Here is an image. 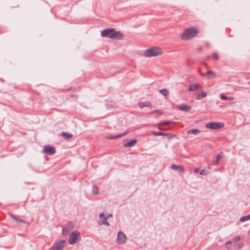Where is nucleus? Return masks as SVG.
Segmentation results:
<instances>
[{
    "mask_svg": "<svg viewBox=\"0 0 250 250\" xmlns=\"http://www.w3.org/2000/svg\"><path fill=\"white\" fill-rule=\"evenodd\" d=\"M11 217L14 219L17 222H22V223H25V221L22 220V219H19L18 218H17L15 215H11Z\"/></svg>",
    "mask_w": 250,
    "mask_h": 250,
    "instance_id": "25",
    "label": "nucleus"
},
{
    "mask_svg": "<svg viewBox=\"0 0 250 250\" xmlns=\"http://www.w3.org/2000/svg\"><path fill=\"white\" fill-rule=\"evenodd\" d=\"M250 219V213L248 215L242 217L240 218V221L241 222H244V221H247Z\"/></svg>",
    "mask_w": 250,
    "mask_h": 250,
    "instance_id": "24",
    "label": "nucleus"
},
{
    "mask_svg": "<svg viewBox=\"0 0 250 250\" xmlns=\"http://www.w3.org/2000/svg\"><path fill=\"white\" fill-rule=\"evenodd\" d=\"M107 218L104 217V220L102 221V222L101 223L100 222H98L99 225H102V224H104V225H105L107 226H109V223L107 221Z\"/></svg>",
    "mask_w": 250,
    "mask_h": 250,
    "instance_id": "23",
    "label": "nucleus"
},
{
    "mask_svg": "<svg viewBox=\"0 0 250 250\" xmlns=\"http://www.w3.org/2000/svg\"><path fill=\"white\" fill-rule=\"evenodd\" d=\"M159 92L161 94L165 96H167L168 94V91L167 89L164 88L159 90Z\"/></svg>",
    "mask_w": 250,
    "mask_h": 250,
    "instance_id": "22",
    "label": "nucleus"
},
{
    "mask_svg": "<svg viewBox=\"0 0 250 250\" xmlns=\"http://www.w3.org/2000/svg\"><path fill=\"white\" fill-rule=\"evenodd\" d=\"M200 174V175H206L207 172L205 170L202 169V170H201Z\"/></svg>",
    "mask_w": 250,
    "mask_h": 250,
    "instance_id": "34",
    "label": "nucleus"
},
{
    "mask_svg": "<svg viewBox=\"0 0 250 250\" xmlns=\"http://www.w3.org/2000/svg\"><path fill=\"white\" fill-rule=\"evenodd\" d=\"M80 233L79 231L72 232L69 238V243L71 245H73L77 243L78 238H80Z\"/></svg>",
    "mask_w": 250,
    "mask_h": 250,
    "instance_id": "3",
    "label": "nucleus"
},
{
    "mask_svg": "<svg viewBox=\"0 0 250 250\" xmlns=\"http://www.w3.org/2000/svg\"><path fill=\"white\" fill-rule=\"evenodd\" d=\"M206 127L207 128L216 129L220 128L224 126V125L223 123H216V122H211L208 123L205 125Z\"/></svg>",
    "mask_w": 250,
    "mask_h": 250,
    "instance_id": "4",
    "label": "nucleus"
},
{
    "mask_svg": "<svg viewBox=\"0 0 250 250\" xmlns=\"http://www.w3.org/2000/svg\"><path fill=\"white\" fill-rule=\"evenodd\" d=\"M126 133H124L123 134H119V135H116V136H109V137H108V138H109L110 139H118V138H119L120 137L124 136V135H125L126 134Z\"/></svg>",
    "mask_w": 250,
    "mask_h": 250,
    "instance_id": "21",
    "label": "nucleus"
},
{
    "mask_svg": "<svg viewBox=\"0 0 250 250\" xmlns=\"http://www.w3.org/2000/svg\"><path fill=\"white\" fill-rule=\"evenodd\" d=\"M207 94L206 92L203 91L202 92L199 93L196 96V99L197 100H201L202 97H205L207 96Z\"/></svg>",
    "mask_w": 250,
    "mask_h": 250,
    "instance_id": "19",
    "label": "nucleus"
},
{
    "mask_svg": "<svg viewBox=\"0 0 250 250\" xmlns=\"http://www.w3.org/2000/svg\"><path fill=\"white\" fill-rule=\"evenodd\" d=\"M171 123V122H169V121L163 122L162 123H161L159 124V125H158V128L160 130H166V129H167L168 128H164V127L165 126H167V125H169Z\"/></svg>",
    "mask_w": 250,
    "mask_h": 250,
    "instance_id": "13",
    "label": "nucleus"
},
{
    "mask_svg": "<svg viewBox=\"0 0 250 250\" xmlns=\"http://www.w3.org/2000/svg\"><path fill=\"white\" fill-rule=\"evenodd\" d=\"M178 109L180 110L187 112L190 110L191 107L187 104H183L179 106Z\"/></svg>",
    "mask_w": 250,
    "mask_h": 250,
    "instance_id": "11",
    "label": "nucleus"
},
{
    "mask_svg": "<svg viewBox=\"0 0 250 250\" xmlns=\"http://www.w3.org/2000/svg\"><path fill=\"white\" fill-rule=\"evenodd\" d=\"M171 168L174 170H179V171L181 172H183L184 170V168L182 166L176 165L175 164H172L171 166Z\"/></svg>",
    "mask_w": 250,
    "mask_h": 250,
    "instance_id": "16",
    "label": "nucleus"
},
{
    "mask_svg": "<svg viewBox=\"0 0 250 250\" xmlns=\"http://www.w3.org/2000/svg\"><path fill=\"white\" fill-rule=\"evenodd\" d=\"M114 107H118V105H117V106H115Z\"/></svg>",
    "mask_w": 250,
    "mask_h": 250,
    "instance_id": "42",
    "label": "nucleus"
},
{
    "mask_svg": "<svg viewBox=\"0 0 250 250\" xmlns=\"http://www.w3.org/2000/svg\"><path fill=\"white\" fill-rule=\"evenodd\" d=\"M72 229V227L69 224L67 225L65 227L62 229V234L63 236L67 235L70 230Z\"/></svg>",
    "mask_w": 250,
    "mask_h": 250,
    "instance_id": "10",
    "label": "nucleus"
},
{
    "mask_svg": "<svg viewBox=\"0 0 250 250\" xmlns=\"http://www.w3.org/2000/svg\"><path fill=\"white\" fill-rule=\"evenodd\" d=\"M200 132V130L198 129H193L191 130H189L187 131V133L188 134H194L196 135Z\"/></svg>",
    "mask_w": 250,
    "mask_h": 250,
    "instance_id": "18",
    "label": "nucleus"
},
{
    "mask_svg": "<svg viewBox=\"0 0 250 250\" xmlns=\"http://www.w3.org/2000/svg\"><path fill=\"white\" fill-rule=\"evenodd\" d=\"M42 152L50 155H53L56 152V149L54 146H44Z\"/></svg>",
    "mask_w": 250,
    "mask_h": 250,
    "instance_id": "6",
    "label": "nucleus"
},
{
    "mask_svg": "<svg viewBox=\"0 0 250 250\" xmlns=\"http://www.w3.org/2000/svg\"><path fill=\"white\" fill-rule=\"evenodd\" d=\"M62 136H63L64 138L69 139L72 137V135L71 133L68 132H63L62 134Z\"/></svg>",
    "mask_w": 250,
    "mask_h": 250,
    "instance_id": "20",
    "label": "nucleus"
},
{
    "mask_svg": "<svg viewBox=\"0 0 250 250\" xmlns=\"http://www.w3.org/2000/svg\"><path fill=\"white\" fill-rule=\"evenodd\" d=\"M249 84H250V81L248 83Z\"/></svg>",
    "mask_w": 250,
    "mask_h": 250,
    "instance_id": "43",
    "label": "nucleus"
},
{
    "mask_svg": "<svg viewBox=\"0 0 250 250\" xmlns=\"http://www.w3.org/2000/svg\"><path fill=\"white\" fill-rule=\"evenodd\" d=\"M198 30L195 28H188L182 33L181 38L184 40H188L195 37L198 33Z\"/></svg>",
    "mask_w": 250,
    "mask_h": 250,
    "instance_id": "1",
    "label": "nucleus"
},
{
    "mask_svg": "<svg viewBox=\"0 0 250 250\" xmlns=\"http://www.w3.org/2000/svg\"><path fill=\"white\" fill-rule=\"evenodd\" d=\"M92 192L94 195H97L98 193V189L96 186H94L93 187Z\"/></svg>",
    "mask_w": 250,
    "mask_h": 250,
    "instance_id": "27",
    "label": "nucleus"
},
{
    "mask_svg": "<svg viewBox=\"0 0 250 250\" xmlns=\"http://www.w3.org/2000/svg\"><path fill=\"white\" fill-rule=\"evenodd\" d=\"M205 45L206 46H207V47L209 48V43H206L205 44Z\"/></svg>",
    "mask_w": 250,
    "mask_h": 250,
    "instance_id": "39",
    "label": "nucleus"
},
{
    "mask_svg": "<svg viewBox=\"0 0 250 250\" xmlns=\"http://www.w3.org/2000/svg\"><path fill=\"white\" fill-rule=\"evenodd\" d=\"M207 75V78L208 79H211L216 77V73L213 71H208L206 72Z\"/></svg>",
    "mask_w": 250,
    "mask_h": 250,
    "instance_id": "15",
    "label": "nucleus"
},
{
    "mask_svg": "<svg viewBox=\"0 0 250 250\" xmlns=\"http://www.w3.org/2000/svg\"><path fill=\"white\" fill-rule=\"evenodd\" d=\"M213 56H214L215 59L216 60H218L219 59V56L218 55V54L216 53H214Z\"/></svg>",
    "mask_w": 250,
    "mask_h": 250,
    "instance_id": "35",
    "label": "nucleus"
},
{
    "mask_svg": "<svg viewBox=\"0 0 250 250\" xmlns=\"http://www.w3.org/2000/svg\"><path fill=\"white\" fill-rule=\"evenodd\" d=\"M209 58H210V57L208 56H207V57L206 58V59H206V60H208V59H209Z\"/></svg>",
    "mask_w": 250,
    "mask_h": 250,
    "instance_id": "41",
    "label": "nucleus"
},
{
    "mask_svg": "<svg viewBox=\"0 0 250 250\" xmlns=\"http://www.w3.org/2000/svg\"><path fill=\"white\" fill-rule=\"evenodd\" d=\"M114 31V28L104 29L102 31L101 36L103 37H108L110 38V36L112 35V32Z\"/></svg>",
    "mask_w": 250,
    "mask_h": 250,
    "instance_id": "9",
    "label": "nucleus"
},
{
    "mask_svg": "<svg viewBox=\"0 0 250 250\" xmlns=\"http://www.w3.org/2000/svg\"><path fill=\"white\" fill-rule=\"evenodd\" d=\"M157 113L158 115L162 114V112L161 111H160V110H153V111L150 112L149 113L150 114H153V113Z\"/></svg>",
    "mask_w": 250,
    "mask_h": 250,
    "instance_id": "32",
    "label": "nucleus"
},
{
    "mask_svg": "<svg viewBox=\"0 0 250 250\" xmlns=\"http://www.w3.org/2000/svg\"><path fill=\"white\" fill-rule=\"evenodd\" d=\"M201 88L200 84H191L189 86L188 90L190 91H195V90Z\"/></svg>",
    "mask_w": 250,
    "mask_h": 250,
    "instance_id": "14",
    "label": "nucleus"
},
{
    "mask_svg": "<svg viewBox=\"0 0 250 250\" xmlns=\"http://www.w3.org/2000/svg\"><path fill=\"white\" fill-rule=\"evenodd\" d=\"M153 134L155 136H162V135H165V134L162 132H156V131H153Z\"/></svg>",
    "mask_w": 250,
    "mask_h": 250,
    "instance_id": "29",
    "label": "nucleus"
},
{
    "mask_svg": "<svg viewBox=\"0 0 250 250\" xmlns=\"http://www.w3.org/2000/svg\"><path fill=\"white\" fill-rule=\"evenodd\" d=\"M124 35L120 31H117L114 29L113 31L112 35L110 36V39H116L118 40H123L124 38Z\"/></svg>",
    "mask_w": 250,
    "mask_h": 250,
    "instance_id": "8",
    "label": "nucleus"
},
{
    "mask_svg": "<svg viewBox=\"0 0 250 250\" xmlns=\"http://www.w3.org/2000/svg\"><path fill=\"white\" fill-rule=\"evenodd\" d=\"M200 74L201 76H203V77H207V75L206 74V73H200Z\"/></svg>",
    "mask_w": 250,
    "mask_h": 250,
    "instance_id": "37",
    "label": "nucleus"
},
{
    "mask_svg": "<svg viewBox=\"0 0 250 250\" xmlns=\"http://www.w3.org/2000/svg\"><path fill=\"white\" fill-rule=\"evenodd\" d=\"M240 240V236H237L236 237H234L233 239V241L234 243H236L238 241H239Z\"/></svg>",
    "mask_w": 250,
    "mask_h": 250,
    "instance_id": "33",
    "label": "nucleus"
},
{
    "mask_svg": "<svg viewBox=\"0 0 250 250\" xmlns=\"http://www.w3.org/2000/svg\"><path fill=\"white\" fill-rule=\"evenodd\" d=\"M151 104V102L149 101H147L140 102L139 104V105L141 108H143L146 106H150Z\"/></svg>",
    "mask_w": 250,
    "mask_h": 250,
    "instance_id": "17",
    "label": "nucleus"
},
{
    "mask_svg": "<svg viewBox=\"0 0 250 250\" xmlns=\"http://www.w3.org/2000/svg\"><path fill=\"white\" fill-rule=\"evenodd\" d=\"M243 246V243H239L236 245H235V249H240Z\"/></svg>",
    "mask_w": 250,
    "mask_h": 250,
    "instance_id": "31",
    "label": "nucleus"
},
{
    "mask_svg": "<svg viewBox=\"0 0 250 250\" xmlns=\"http://www.w3.org/2000/svg\"><path fill=\"white\" fill-rule=\"evenodd\" d=\"M127 240L126 235L122 231H119L118 233L117 242L119 244H124Z\"/></svg>",
    "mask_w": 250,
    "mask_h": 250,
    "instance_id": "7",
    "label": "nucleus"
},
{
    "mask_svg": "<svg viewBox=\"0 0 250 250\" xmlns=\"http://www.w3.org/2000/svg\"><path fill=\"white\" fill-rule=\"evenodd\" d=\"M231 243H232V242L231 241H229L225 243L226 248L228 249H229L230 248V247H231L230 245L231 244Z\"/></svg>",
    "mask_w": 250,
    "mask_h": 250,
    "instance_id": "30",
    "label": "nucleus"
},
{
    "mask_svg": "<svg viewBox=\"0 0 250 250\" xmlns=\"http://www.w3.org/2000/svg\"><path fill=\"white\" fill-rule=\"evenodd\" d=\"M220 98L222 100H231L232 98L231 97H228L225 95H224L223 94H221L220 95Z\"/></svg>",
    "mask_w": 250,
    "mask_h": 250,
    "instance_id": "28",
    "label": "nucleus"
},
{
    "mask_svg": "<svg viewBox=\"0 0 250 250\" xmlns=\"http://www.w3.org/2000/svg\"><path fill=\"white\" fill-rule=\"evenodd\" d=\"M198 170H199V169H198V168H196V169H195L194 170V171H195V172H197L198 171Z\"/></svg>",
    "mask_w": 250,
    "mask_h": 250,
    "instance_id": "40",
    "label": "nucleus"
},
{
    "mask_svg": "<svg viewBox=\"0 0 250 250\" xmlns=\"http://www.w3.org/2000/svg\"><path fill=\"white\" fill-rule=\"evenodd\" d=\"M113 215L112 214L110 213V214H108L106 215V216L105 217L106 218L108 219L109 217H112Z\"/></svg>",
    "mask_w": 250,
    "mask_h": 250,
    "instance_id": "38",
    "label": "nucleus"
},
{
    "mask_svg": "<svg viewBox=\"0 0 250 250\" xmlns=\"http://www.w3.org/2000/svg\"><path fill=\"white\" fill-rule=\"evenodd\" d=\"M162 53V50L158 47H151L144 51V55L146 57L157 56Z\"/></svg>",
    "mask_w": 250,
    "mask_h": 250,
    "instance_id": "2",
    "label": "nucleus"
},
{
    "mask_svg": "<svg viewBox=\"0 0 250 250\" xmlns=\"http://www.w3.org/2000/svg\"><path fill=\"white\" fill-rule=\"evenodd\" d=\"M137 142V140L134 139L129 142H124V146L126 147H130L133 146Z\"/></svg>",
    "mask_w": 250,
    "mask_h": 250,
    "instance_id": "12",
    "label": "nucleus"
},
{
    "mask_svg": "<svg viewBox=\"0 0 250 250\" xmlns=\"http://www.w3.org/2000/svg\"><path fill=\"white\" fill-rule=\"evenodd\" d=\"M99 217L100 218H104V213L102 212V213H101L100 214H99Z\"/></svg>",
    "mask_w": 250,
    "mask_h": 250,
    "instance_id": "36",
    "label": "nucleus"
},
{
    "mask_svg": "<svg viewBox=\"0 0 250 250\" xmlns=\"http://www.w3.org/2000/svg\"><path fill=\"white\" fill-rule=\"evenodd\" d=\"M65 244V240H61L51 247L49 250H61L64 248Z\"/></svg>",
    "mask_w": 250,
    "mask_h": 250,
    "instance_id": "5",
    "label": "nucleus"
},
{
    "mask_svg": "<svg viewBox=\"0 0 250 250\" xmlns=\"http://www.w3.org/2000/svg\"><path fill=\"white\" fill-rule=\"evenodd\" d=\"M221 158V155L219 154L216 156V160L214 161V163L215 165H218L219 164V159Z\"/></svg>",
    "mask_w": 250,
    "mask_h": 250,
    "instance_id": "26",
    "label": "nucleus"
}]
</instances>
